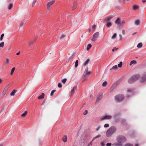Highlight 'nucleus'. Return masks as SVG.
<instances>
[{
	"label": "nucleus",
	"instance_id": "1",
	"mask_svg": "<svg viewBox=\"0 0 146 146\" xmlns=\"http://www.w3.org/2000/svg\"><path fill=\"white\" fill-rule=\"evenodd\" d=\"M117 130L116 127L112 126L110 127L107 131L106 133V136L107 137H111L113 133H115Z\"/></svg>",
	"mask_w": 146,
	"mask_h": 146
},
{
	"label": "nucleus",
	"instance_id": "2",
	"mask_svg": "<svg viewBox=\"0 0 146 146\" xmlns=\"http://www.w3.org/2000/svg\"><path fill=\"white\" fill-rule=\"evenodd\" d=\"M116 141L117 142H119L121 144H122L127 141L126 138L122 135H119L116 138Z\"/></svg>",
	"mask_w": 146,
	"mask_h": 146
},
{
	"label": "nucleus",
	"instance_id": "3",
	"mask_svg": "<svg viewBox=\"0 0 146 146\" xmlns=\"http://www.w3.org/2000/svg\"><path fill=\"white\" fill-rule=\"evenodd\" d=\"M124 98V96L122 95H118L115 96V99L117 102H120L122 101Z\"/></svg>",
	"mask_w": 146,
	"mask_h": 146
},
{
	"label": "nucleus",
	"instance_id": "4",
	"mask_svg": "<svg viewBox=\"0 0 146 146\" xmlns=\"http://www.w3.org/2000/svg\"><path fill=\"white\" fill-rule=\"evenodd\" d=\"M99 35V33L98 32H96L94 33L93 35V37L91 39V41L93 42H95L97 39L98 38Z\"/></svg>",
	"mask_w": 146,
	"mask_h": 146
},
{
	"label": "nucleus",
	"instance_id": "5",
	"mask_svg": "<svg viewBox=\"0 0 146 146\" xmlns=\"http://www.w3.org/2000/svg\"><path fill=\"white\" fill-rule=\"evenodd\" d=\"M146 81V73H144L141 77L140 82H141L143 83Z\"/></svg>",
	"mask_w": 146,
	"mask_h": 146
},
{
	"label": "nucleus",
	"instance_id": "6",
	"mask_svg": "<svg viewBox=\"0 0 146 146\" xmlns=\"http://www.w3.org/2000/svg\"><path fill=\"white\" fill-rule=\"evenodd\" d=\"M112 116L110 115H105L104 116L101 118V120H103L105 119H110L112 118Z\"/></svg>",
	"mask_w": 146,
	"mask_h": 146
},
{
	"label": "nucleus",
	"instance_id": "7",
	"mask_svg": "<svg viewBox=\"0 0 146 146\" xmlns=\"http://www.w3.org/2000/svg\"><path fill=\"white\" fill-rule=\"evenodd\" d=\"M55 2V0H53L49 1L46 4V7L48 10L50 9V7L53 5Z\"/></svg>",
	"mask_w": 146,
	"mask_h": 146
},
{
	"label": "nucleus",
	"instance_id": "8",
	"mask_svg": "<svg viewBox=\"0 0 146 146\" xmlns=\"http://www.w3.org/2000/svg\"><path fill=\"white\" fill-rule=\"evenodd\" d=\"M9 84H8L6 87H5L2 92V95L1 94H0V98L2 97L4 95L6 94L8 90V88H7V86H9Z\"/></svg>",
	"mask_w": 146,
	"mask_h": 146
},
{
	"label": "nucleus",
	"instance_id": "9",
	"mask_svg": "<svg viewBox=\"0 0 146 146\" xmlns=\"http://www.w3.org/2000/svg\"><path fill=\"white\" fill-rule=\"evenodd\" d=\"M134 82L137 81L139 78H140V76L139 74L134 75L132 76Z\"/></svg>",
	"mask_w": 146,
	"mask_h": 146
},
{
	"label": "nucleus",
	"instance_id": "10",
	"mask_svg": "<svg viewBox=\"0 0 146 146\" xmlns=\"http://www.w3.org/2000/svg\"><path fill=\"white\" fill-rule=\"evenodd\" d=\"M76 89V86H75L73 87V89H72L71 92L69 93V95L70 96H71L72 95V94L74 93L75 90Z\"/></svg>",
	"mask_w": 146,
	"mask_h": 146
},
{
	"label": "nucleus",
	"instance_id": "11",
	"mask_svg": "<svg viewBox=\"0 0 146 146\" xmlns=\"http://www.w3.org/2000/svg\"><path fill=\"white\" fill-rule=\"evenodd\" d=\"M113 17L112 16H110L108 17H106V19H104V23H107L109 22L110 20Z\"/></svg>",
	"mask_w": 146,
	"mask_h": 146
},
{
	"label": "nucleus",
	"instance_id": "12",
	"mask_svg": "<svg viewBox=\"0 0 146 146\" xmlns=\"http://www.w3.org/2000/svg\"><path fill=\"white\" fill-rule=\"evenodd\" d=\"M91 74L90 72H88V68L87 67L85 69L84 74L85 75H90Z\"/></svg>",
	"mask_w": 146,
	"mask_h": 146
},
{
	"label": "nucleus",
	"instance_id": "13",
	"mask_svg": "<svg viewBox=\"0 0 146 146\" xmlns=\"http://www.w3.org/2000/svg\"><path fill=\"white\" fill-rule=\"evenodd\" d=\"M112 145L113 146H122V144L119 142H117L112 144Z\"/></svg>",
	"mask_w": 146,
	"mask_h": 146
},
{
	"label": "nucleus",
	"instance_id": "14",
	"mask_svg": "<svg viewBox=\"0 0 146 146\" xmlns=\"http://www.w3.org/2000/svg\"><path fill=\"white\" fill-rule=\"evenodd\" d=\"M128 82L130 84L133 83L135 82L132 76L128 80Z\"/></svg>",
	"mask_w": 146,
	"mask_h": 146
},
{
	"label": "nucleus",
	"instance_id": "15",
	"mask_svg": "<svg viewBox=\"0 0 146 146\" xmlns=\"http://www.w3.org/2000/svg\"><path fill=\"white\" fill-rule=\"evenodd\" d=\"M62 140L64 142H66L67 140V137L66 135H64L62 138Z\"/></svg>",
	"mask_w": 146,
	"mask_h": 146
},
{
	"label": "nucleus",
	"instance_id": "16",
	"mask_svg": "<svg viewBox=\"0 0 146 146\" xmlns=\"http://www.w3.org/2000/svg\"><path fill=\"white\" fill-rule=\"evenodd\" d=\"M90 61V59L89 58L87 60L84 62L83 64V65L85 66L87 65L89 63Z\"/></svg>",
	"mask_w": 146,
	"mask_h": 146
},
{
	"label": "nucleus",
	"instance_id": "17",
	"mask_svg": "<svg viewBox=\"0 0 146 146\" xmlns=\"http://www.w3.org/2000/svg\"><path fill=\"white\" fill-rule=\"evenodd\" d=\"M140 23V21L139 20H137L135 22V24L137 25H139Z\"/></svg>",
	"mask_w": 146,
	"mask_h": 146
},
{
	"label": "nucleus",
	"instance_id": "18",
	"mask_svg": "<svg viewBox=\"0 0 146 146\" xmlns=\"http://www.w3.org/2000/svg\"><path fill=\"white\" fill-rule=\"evenodd\" d=\"M44 94L43 93H42L41 95L39 96L38 98V99H42L44 98Z\"/></svg>",
	"mask_w": 146,
	"mask_h": 146
},
{
	"label": "nucleus",
	"instance_id": "19",
	"mask_svg": "<svg viewBox=\"0 0 146 146\" xmlns=\"http://www.w3.org/2000/svg\"><path fill=\"white\" fill-rule=\"evenodd\" d=\"M17 90H14L11 92L10 94V95L11 96H14L15 95V93L16 92Z\"/></svg>",
	"mask_w": 146,
	"mask_h": 146
},
{
	"label": "nucleus",
	"instance_id": "20",
	"mask_svg": "<svg viewBox=\"0 0 146 146\" xmlns=\"http://www.w3.org/2000/svg\"><path fill=\"white\" fill-rule=\"evenodd\" d=\"M27 114V111H25L21 115V116L23 117H25Z\"/></svg>",
	"mask_w": 146,
	"mask_h": 146
},
{
	"label": "nucleus",
	"instance_id": "21",
	"mask_svg": "<svg viewBox=\"0 0 146 146\" xmlns=\"http://www.w3.org/2000/svg\"><path fill=\"white\" fill-rule=\"evenodd\" d=\"M136 61L135 60H133L131 61L129 64V65L131 66L132 64H136Z\"/></svg>",
	"mask_w": 146,
	"mask_h": 146
},
{
	"label": "nucleus",
	"instance_id": "22",
	"mask_svg": "<svg viewBox=\"0 0 146 146\" xmlns=\"http://www.w3.org/2000/svg\"><path fill=\"white\" fill-rule=\"evenodd\" d=\"M117 68V66L116 65L112 67V68L110 69V71H111L113 70H116Z\"/></svg>",
	"mask_w": 146,
	"mask_h": 146
},
{
	"label": "nucleus",
	"instance_id": "23",
	"mask_svg": "<svg viewBox=\"0 0 146 146\" xmlns=\"http://www.w3.org/2000/svg\"><path fill=\"white\" fill-rule=\"evenodd\" d=\"M101 137V135H98L96 136L95 137H94L92 140V141H94L97 138L100 137Z\"/></svg>",
	"mask_w": 146,
	"mask_h": 146
},
{
	"label": "nucleus",
	"instance_id": "24",
	"mask_svg": "<svg viewBox=\"0 0 146 146\" xmlns=\"http://www.w3.org/2000/svg\"><path fill=\"white\" fill-rule=\"evenodd\" d=\"M107 24L106 25V26L108 27H109L112 25V23L110 22L107 23Z\"/></svg>",
	"mask_w": 146,
	"mask_h": 146
},
{
	"label": "nucleus",
	"instance_id": "25",
	"mask_svg": "<svg viewBox=\"0 0 146 146\" xmlns=\"http://www.w3.org/2000/svg\"><path fill=\"white\" fill-rule=\"evenodd\" d=\"M120 20V18H117L115 21V23L118 25L119 24Z\"/></svg>",
	"mask_w": 146,
	"mask_h": 146
},
{
	"label": "nucleus",
	"instance_id": "26",
	"mask_svg": "<svg viewBox=\"0 0 146 146\" xmlns=\"http://www.w3.org/2000/svg\"><path fill=\"white\" fill-rule=\"evenodd\" d=\"M92 47V45L91 44H88V45L87 46V48H86V50H89L90 48Z\"/></svg>",
	"mask_w": 146,
	"mask_h": 146
},
{
	"label": "nucleus",
	"instance_id": "27",
	"mask_svg": "<svg viewBox=\"0 0 146 146\" xmlns=\"http://www.w3.org/2000/svg\"><path fill=\"white\" fill-rule=\"evenodd\" d=\"M15 69V67L13 68L11 70V72L10 73L11 75H12L13 73V72Z\"/></svg>",
	"mask_w": 146,
	"mask_h": 146
},
{
	"label": "nucleus",
	"instance_id": "28",
	"mask_svg": "<svg viewBox=\"0 0 146 146\" xmlns=\"http://www.w3.org/2000/svg\"><path fill=\"white\" fill-rule=\"evenodd\" d=\"M117 36V34L115 33L111 37V38L113 39H115L116 37Z\"/></svg>",
	"mask_w": 146,
	"mask_h": 146
},
{
	"label": "nucleus",
	"instance_id": "29",
	"mask_svg": "<svg viewBox=\"0 0 146 146\" xmlns=\"http://www.w3.org/2000/svg\"><path fill=\"white\" fill-rule=\"evenodd\" d=\"M142 46V43L141 42L139 43L137 46V47L138 48H141Z\"/></svg>",
	"mask_w": 146,
	"mask_h": 146
},
{
	"label": "nucleus",
	"instance_id": "30",
	"mask_svg": "<svg viewBox=\"0 0 146 146\" xmlns=\"http://www.w3.org/2000/svg\"><path fill=\"white\" fill-rule=\"evenodd\" d=\"M107 82L106 81H105L102 83V85L103 87H105L107 85Z\"/></svg>",
	"mask_w": 146,
	"mask_h": 146
},
{
	"label": "nucleus",
	"instance_id": "31",
	"mask_svg": "<svg viewBox=\"0 0 146 146\" xmlns=\"http://www.w3.org/2000/svg\"><path fill=\"white\" fill-rule=\"evenodd\" d=\"M13 7V5L11 3L9 5V6L8 7V9L9 10H10Z\"/></svg>",
	"mask_w": 146,
	"mask_h": 146
},
{
	"label": "nucleus",
	"instance_id": "32",
	"mask_svg": "<svg viewBox=\"0 0 146 146\" xmlns=\"http://www.w3.org/2000/svg\"><path fill=\"white\" fill-rule=\"evenodd\" d=\"M102 97V94L99 95L97 97V98L99 100H101Z\"/></svg>",
	"mask_w": 146,
	"mask_h": 146
},
{
	"label": "nucleus",
	"instance_id": "33",
	"mask_svg": "<svg viewBox=\"0 0 146 146\" xmlns=\"http://www.w3.org/2000/svg\"><path fill=\"white\" fill-rule=\"evenodd\" d=\"M87 78L86 77L85 75L84 74L83 77H82V81H84Z\"/></svg>",
	"mask_w": 146,
	"mask_h": 146
},
{
	"label": "nucleus",
	"instance_id": "34",
	"mask_svg": "<svg viewBox=\"0 0 146 146\" xmlns=\"http://www.w3.org/2000/svg\"><path fill=\"white\" fill-rule=\"evenodd\" d=\"M78 60H76L75 62V67L76 68L78 65Z\"/></svg>",
	"mask_w": 146,
	"mask_h": 146
},
{
	"label": "nucleus",
	"instance_id": "35",
	"mask_svg": "<svg viewBox=\"0 0 146 146\" xmlns=\"http://www.w3.org/2000/svg\"><path fill=\"white\" fill-rule=\"evenodd\" d=\"M138 8V6L136 5H134L133 6V9L134 10H136Z\"/></svg>",
	"mask_w": 146,
	"mask_h": 146
},
{
	"label": "nucleus",
	"instance_id": "36",
	"mask_svg": "<svg viewBox=\"0 0 146 146\" xmlns=\"http://www.w3.org/2000/svg\"><path fill=\"white\" fill-rule=\"evenodd\" d=\"M122 62H120L119 63V64H118V66L119 68H121L122 65Z\"/></svg>",
	"mask_w": 146,
	"mask_h": 146
},
{
	"label": "nucleus",
	"instance_id": "37",
	"mask_svg": "<svg viewBox=\"0 0 146 146\" xmlns=\"http://www.w3.org/2000/svg\"><path fill=\"white\" fill-rule=\"evenodd\" d=\"M67 79L66 78H64L63 79H62V81H61V82H62L63 84H65L66 82V81H67Z\"/></svg>",
	"mask_w": 146,
	"mask_h": 146
},
{
	"label": "nucleus",
	"instance_id": "38",
	"mask_svg": "<svg viewBox=\"0 0 146 146\" xmlns=\"http://www.w3.org/2000/svg\"><path fill=\"white\" fill-rule=\"evenodd\" d=\"M4 35V34L3 33L2 34V35H1V37H0V41H2Z\"/></svg>",
	"mask_w": 146,
	"mask_h": 146
},
{
	"label": "nucleus",
	"instance_id": "39",
	"mask_svg": "<svg viewBox=\"0 0 146 146\" xmlns=\"http://www.w3.org/2000/svg\"><path fill=\"white\" fill-rule=\"evenodd\" d=\"M56 91V90H52L51 92V93H50V96H52L53 95V94H54V93Z\"/></svg>",
	"mask_w": 146,
	"mask_h": 146
},
{
	"label": "nucleus",
	"instance_id": "40",
	"mask_svg": "<svg viewBox=\"0 0 146 146\" xmlns=\"http://www.w3.org/2000/svg\"><path fill=\"white\" fill-rule=\"evenodd\" d=\"M4 45V42H1V43H0V47H1L2 48H3Z\"/></svg>",
	"mask_w": 146,
	"mask_h": 146
},
{
	"label": "nucleus",
	"instance_id": "41",
	"mask_svg": "<svg viewBox=\"0 0 146 146\" xmlns=\"http://www.w3.org/2000/svg\"><path fill=\"white\" fill-rule=\"evenodd\" d=\"M77 4L76 3H75L74 4L73 7H72V10H74L76 7L77 6Z\"/></svg>",
	"mask_w": 146,
	"mask_h": 146
},
{
	"label": "nucleus",
	"instance_id": "42",
	"mask_svg": "<svg viewBox=\"0 0 146 146\" xmlns=\"http://www.w3.org/2000/svg\"><path fill=\"white\" fill-rule=\"evenodd\" d=\"M34 41H32L31 42H29V45L30 46H32L34 43Z\"/></svg>",
	"mask_w": 146,
	"mask_h": 146
},
{
	"label": "nucleus",
	"instance_id": "43",
	"mask_svg": "<svg viewBox=\"0 0 146 146\" xmlns=\"http://www.w3.org/2000/svg\"><path fill=\"white\" fill-rule=\"evenodd\" d=\"M124 146H133V145L130 143H127L125 144Z\"/></svg>",
	"mask_w": 146,
	"mask_h": 146
},
{
	"label": "nucleus",
	"instance_id": "44",
	"mask_svg": "<svg viewBox=\"0 0 146 146\" xmlns=\"http://www.w3.org/2000/svg\"><path fill=\"white\" fill-rule=\"evenodd\" d=\"M109 125L108 124V123H106V124H105L104 125V127H105V128H106V127H109Z\"/></svg>",
	"mask_w": 146,
	"mask_h": 146
},
{
	"label": "nucleus",
	"instance_id": "45",
	"mask_svg": "<svg viewBox=\"0 0 146 146\" xmlns=\"http://www.w3.org/2000/svg\"><path fill=\"white\" fill-rule=\"evenodd\" d=\"M100 145L101 146H105V144L103 141H101L100 143Z\"/></svg>",
	"mask_w": 146,
	"mask_h": 146
},
{
	"label": "nucleus",
	"instance_id": "46",
	"mask_svg": "<svg viewBox=\"0 0 146 146\" xmlns=\"http://www.w3.org/2000/svg\"><path fill=\"white\" fill-rule=\"evenodd\" d=\"M58 87L60 88H61L62 87V85L61 84V83H58Z\"/></svg>",
	"mask_w": 146,
	"mask_h": 146
},
{
	"label": "nucleus",
	"instance_id": "47",
	"mask_svg": "<svg viewBox=\"0 0 146 146\" xmlns=\"http://www.w3.org/2000/svg\"><path fill=\"white\" fill-rule=\"evenodd\" d=\"M6 61L5 62L7 64H8L9 62V59L8 58H6Z\"/></svg>",
	"mask_w": 146,
	"mask_h": 146
},
{
	"label": "nucleus",
	"instance_id": "48",
	"mask_svg": "<svg viewBox=\"0 0 146 146\" xmlns=\"http://www.w3.org/2000/svg\"><path fill=\"white\" fill-rule=\"evenodd\" d=\"M65 35H62L60 37V39H62L63 38H64V37H65Z\"/></svg>",
	"mask_w": 146,
	"mask_h": 146
},
{
	"label": "nucleus",
	"instance_id": "49",
	"mask_svg": "<svg viewBox=\"0 0 146 146\" xmlns=\"http://www.w3.org/2000/svg\"><path fill=\"white\" fill-rule=\"evenodd\" d=\"M96 25H94L92 26V29L94 30L96 28Z\"/></svg>",
	"mask_w": 146,
	"mask_h": 146
},
{
	"label": "nucleus",
	"instance_id": "50",
	"mask_svg": "<svg viewBox=\"0 0 146 146\" xmlns=\"http://www.w3.org/2000/svg\"><path fill=\"white\" fill-rule=\"evenodd\" d=\"M101 127L100 125H99L96 129V131H98Z\"/></svg>",
	"mask_w": 146,
	"mask_h": 146
},
{
	"label": "nucleus",
	"instance_id": "51",
	"mask_svg": "<svg viewBox=\"0 0 146 146\" xmlns=\"http://www.w3.org/2000/svg\"><path fill=\"white\" fill-rule=\"evenodd\" d=\"M119 35L120 38V40H121L122 39V36L121 34H119Z\"/></svg>",
	"mask_w": 146,
	"mask_h": 146
},
{
	"label": "nucleus",
	"instance_id": "52",
	"mask_svg": "<svg viewBox=\"0 0 146 146\" xmlns=\"http://www.w3.org/2000/svg\"><path fill=\"white\" fill-rule=\"evenodd\" d=\"M88 113V111L87 110H86L83 113L84 115H86Z\"/></svg>",
	"mask_w": 146,
	"mask_h": 146
},
{
	"label": "nucleus",
	"instance_id": "53",
	"mask_svg": "<svg viewBox=\"0 0 146 146\" xmlns=\"http://www.w3.org/2000/svg\"><path fill=\"white\" fill-rule=\"evenodd\" d=\"M112 144L111 143H108L106 144L107 146H111Z\"/></svg>",
	"mask_w": 146,
	"mask_h": 146
},
{
	"label": "nucleus",
	"instance_id": "54",
	"mask_svg": "<svg viewBox=\"0 0 146 146\" xmlns=\"http://www.w3.org/2000/svg\"><path fill=\"white\" fill-rule=\"evenodd\" d=\"M100 100H99V99H98L97 98V99H96V104H98L99 102V101Z\"/></svg>",
	"mask_w": 146,
	"mask_h": 146
},
{
	"label": "nucleus",
	"instance_id": "55",
	"mask_svg": "<svg viewBox=\"0 0 146 146\" xmlns=\"http://www.w3.org/2000/svg\"><path fill=\"white\" fill-rule=\"evenodd\" d=\"M100 100H99V99H98L97 98V99H96V104H98L99 102V101Z\"/></svg>",
	"mask_w": 146,
	"mask_h": 146
},
{
	"label": "nucleus",
	"instance_id": "56",
	"mask_svg": "<svg viewBox=\"0 0 146 146\" xmlns=\"http://www.w3.org/2000/svg\"><path fill=\"white\" fill-rule=\"evenodd\" d=\"M117 49H118V48H115L112 49V51L113 52H114L115 50V51L117 50Z\"/></svg>",
	"mask_w": 146,
	"mask_h": 146
},
{
	"label": "nucleus",
	"instance_id": "57",
	"mask_svg": "<svg viewBox=\"0 0 146 146\" xmlns=\"http://www.w3.org/2000/svg\"><path fill=\"white\" fill-rule=\"evenodd\" d=\"M36 0H33V5H35L36 2Z\"/></svg>",
	"mask_w": 146,
	"mask_h": 146
},
{
	"label": "nucleus",
	"instance_id": "58",
	"mask_svg": "<svg viewBox=\"0 0 146 146\" xmlns=\"http://www.w3.org/2000/svg\"><path fill=\"white\" fill-rule=\"evenodd\" d=\"M92 141L90 142L88 145V146H90V145H92Z\"/></svg>",
	"mask_w": 146,
	"mask_h": 146
},
{
	"label": "nucleus",
	"instance_id": "59",
	"mask_svg": "<svg viewBox=\"0 0 146 146\" xmlns=\"http://www.w3.org/2000/svg\"><path fill=\"white\" fill-rule=\"evenodd\" d=\"M122 33L123 35H124L125 34V31L124 30H123L122 31Z\"/></svg>",
	"mask_w": 146,
	"mask_h": 146
},
{
	"label": "nucleus",
	"instance_id": "60",
	"mask_svg": "<svg viewBox=\"0 0 146 146\" xmlns=\"http://www.w3.org/2000/svg\"><path fill=\"white\" fill-rule=\"evenodd\" d=\"M24 25V23H21V24H20V27H22L23 26V25Z\"/></svg>",
	"mask_w": 146,
	"mask_h": 146
},
{
	"label": "nucleus",
	"instance_id": "61",
	"mask_svg": "<svg viewBox=\"0 0 146 146\" xmlns=\"http://www.w3.org/2000/svg\"><path fill=\"white\" fill-rule=\"evenodd\" d=\"M132 91V90L131 89H129L127 91L129 92H131Z\"/></svg>",
	"mask_w": 146,
	"mask_h": 146
},
{
	"label": "nucleus",
	"instance_id": "62",
	"mask_svg": "<svg viewBox=\"0 0 146 146\" xmlns=\"http://www.w3.org/2000/svg\"><path fill=\"white\" fill-rule=\"evenodd\" d=\"M20 51H19V52H17V53H16V54L17 55H19L20 54Z\"/></svg>",
	"mask_w": 146,
	"mask_h": 146
},
{
	"label": "nucleus",
	"instance_id": "63",
	"mask_svg": "<svg viewBox=\"0 0 146 146\" xmlns=\"http://www.w3.org/2000/svg\"><path fill=\"white\" fill-rule=\"evenodd\" d=\"M125 21H123L121 22V24H123L125 23Z\"/></svg>",
	"mask_w": 146,
	"mask_h": 146
},
{
	"label": "nucleus",
	"instance_id": "64",
	"mask_svg": "<svg viewBox=\"0 0 146 146\" xmlns=\"http://www.w3.org/2000/svg\"><path fill=\"white\" fill-rule=\"evenodd\" d=\"M146 1V0H143L142 2L143 3L145 2Z\"/></svg>",
	"mask_w": 146,
	"mask_h": 146
}]
</instances>
